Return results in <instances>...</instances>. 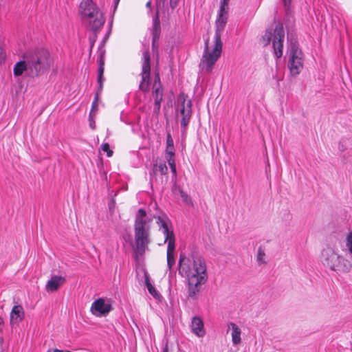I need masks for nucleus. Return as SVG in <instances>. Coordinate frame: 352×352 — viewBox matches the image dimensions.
Masks as SVG:
<instances>
[{"mask_svg": "<svg viewBox=\"0 0 352 352\" xmlns=\"http://www.w3.org/2000/svg\"><path fill=\"white\" fill-rule=\"evenodd\" d=\"M104 50H101L98 58V82L100 84V89H102L104 78Z\"/></svg>", "mask_w": 352, "mask_h": 352, "instance_id": "16", "label": "nucleus"}, {"mask_svg": "<svg viewBox=\"0 0 352 352\" xmlns=\"http://www.w3.org/2000/svg\"><path fill=\"white\" fill-rule=\"evenodd\" d=\"M168 164L170 166V170H171V172L175 175H176L177 174V169H176V164H175V161H171V160H168Z\"/></svg>", "mask_w": 352, "mask_h": 352, "instance_id": "26", "label": "nucleus"}, {"mask_svg": "<svg viewBox=\"0 0 352 352\" xmlns=\"http://www.w3.org/2000/svg\"><path fill=\"white\" fill-rule=\"evenodd\" d=\"M5 59V55L3 49L0 47V63Z\"/></svg>", "mask_w": 352, "mask_h": 352, "instance_id": "34", "label": "nucleus"}, {"mask_svg": "<svg viewBox=\"0 0 352 352\" xmlns=\"http://www.w3.org/2000/svg\"><path fill=\"white\" fill-rule=\"evenodd\" d=\"M65 279L61 276H52L47 281L45 285V289L47 292H54L64 284Z\"/></svg>", "mask_w": 352, "mask_h": 352, "instance_id": "15", "label": "nucleus"}, {"mask_svg": "<svg viewBox=\"0 0 352 352\" xmlns=\"http://www.w3.org/2000/svg\"><path fill=\"white\" fill-rule=\"evenodd\" d=\"M178 270L182 277L186 276L188 278V297L197 299L201 285L208 280L204 259L194 252L189 257H186L184 253H181Z\"/></svg>", "mask_w": 352, "mask_h": 352, "instance_id": "1", "label": "nucleus"}, {"mask_svg": "<svg viewBox=\"0 0 352 352\" xmlns=\"http://www.w3.org/2000/svg\"><path fill=\"white\" fill-rule=\"evenodd\" d=\"M145 284L148 289V291L151 295L155 298L159 299L161 297L160 294L155 289L153 285L150 282L149 275L146 272H144Z\"/></svg>", "mask_w": 352, "mask_h": 352, "instance_id": "20", "label": "nucleus"}, {"mask_svg": "<svg viewBox=\"0 0 352 352\" xmlns=\"http://www.w3.org/2000/svg\"><path fill=\"white\" fill-rule=\"evenodd\" d=\"M265 256V253L263 250L260 248L258 250L257 259L259 261H263V257Z\"/></svg>", "mask_w": 352, "mask_h": 352, "instance_id": "31", "label": "nucleus"}, {"mask_svg": "<svg viewBox=\"0 0 352 352\" xmlns=\"http://www.w3.org/2000/svg\"><path fill=\"white\" fill-rule=\"evenodd\" d=\"M346 246L351 254H352V231L350 232L346 238Z\"/></svg>", "mask_w": 352, "mask_h": 352, "instance_id": "23", "label": "nucleus"}, {"mask_svg": "<svg viewBox=\"0 0 352 352\" xmlns=\"http://www.w3.org/2000/svg\"><path fill=\"white\" fill-rule=\"evenodd\" d=\"M174 145V142L170 132L166 134V146Z\"/></svg>", "mask_w": 352, "mask_h": 352, "instance_id": "29", "label": "nucleus"}, {"mask_svg": "<svg viewBox=\"0 0 352 352\" xmlns=\"http://www.w3.org/2000/svg\"><path fill=\"white\" fill-rule=\"evenodd\" d=\"M147 214L144 209L140 208L135 214L134 223L135 251L142 255L150 243V226Z\"/></svg>", "mask_w": 352, "mask_h": 352, "instance_id": "4", "label": "nucleus"}, {"mask_svg": "<svg viewBox=\"0 0 352 352\" xmlns=\"http://www.w3.org/2000/svg\"><path fill=\"white\" fill-rule=\"evenodd\" d=\"M185 102L186 100L184 99L182 104V108L180 110V113L182 117L181 120V126L183 128H186L187 126L191 117V101L188 100L186 106H185Z\"/></svg>", "mask_w": 352, "mask_h": 352, "instance_id": "14", "label": "nucleus"}, {"mask_svg": "<svg viewBox=\"0 0 352 352\" xmlns=\"http://www.w3.org/2000/svg\"><path fill=\"white\" fill-rule=\"evenodd\" d=\"M191 329L192 331L199 337H202L205 334L204 322L199 317L195 316L192 318Z\"/></svg>", "mask_w": 352, "mask_h": 352, "instance_id": "17", "label": "nucleus"}, {"mask_svg": "<svg viewBox=\"0 0 352 352\" xmlns=\"http://www.w3.org/2000/svg\"><path fill=\"white\" fill-rule=\"evenodd\" d=\"M161 32L160 22L159 19L158 12L156 13L155 18L153 20V25L152 30V45L155 47V42L159 39Z\"/></svg>", "mask_w": 352, "mask_h": 352, "instance_id": "18", "label": "nucleus"}, {"mask_svg": "<svg viewBox=\"0 0 352 352\" xmlns=\"http://www.w3.org/2000/svg\"><path fill=\"white\" fill-rule=\"evenodd\" d=\"M165 157L168 162V160L175 161V152H165Z\"/></svg>", "mask_w": 352, "mask_h": 352, "instance_id": "28", "label": "nucleus"}, {"mask_svg": "<svg viewBox=\"0 0 352 352\" xmlns=\"http://www.w3.org/2000/svg\"><path fill=\"white\" fill-rule=\"evenodd\" d=\"M165 152H175V147L174 145L171 146H166Z\"/></svg>", "mask_w": 352, "mask_h": 352, "instance_id": "33", "label": "nucleus"}, {"mask_svg": "<svg viewBox=\"0 0 352 352\" xmlns=\"http://www.w3.org/2000/svg\"><path fill=\"white\" fill-rule=\"evenodd\" d=\"M157 172H160L162 175H166L168 174V167L165 163L154 164L153 173L155 175Z\"/></svg>", "mask_w": 352, "mask_h": 352, "instance_id": "21", "label": "nucleus"}, {"mask_svg": "<svg viewBox=\"0 0 352 352\" xmlns=\"http://www.w3.org/2000/svg\"><path fill=\"white\" fill-rule=\"evenodd\" d=\"M320 261L324 266L338 272L346 273L352 267L349 261L338 254L330 245H327L322 250Z\"/></svg>", "mask_w": 352, "mask_h": 352, "instance_id": "5", "label": "nucleus"}, {"mask_svg": "<svg viewBox=\"0 0 352 352\" xmlns=\"http://www.w3.org/2000/svg\"><path fill=\"white\" fill-rule=\"evenodd\" d=\"M94 32V34L91 37L89 38V40H90V50H91L94 45V43L95 41H96V38H97V35H96V32L97 30L96 31H93Z\"/></svg>", "mask_w": 352, "mask_h": 352, "instance_id": "27", "label": "nucleus"}, {"mask_svg": "<svg viewBox=\"0 0 352 352\" xmlns=\"http://www.w3.org/2000/svg\"><path fill=\"white\" fill-rule=\"evenodd\" d=\"M179 0H170V6L172 9H175L179 3Z\"/></svg>", "mask_w": 352, "mask_h": 352, "instance_id": "32", "label": "nucleus"}, {"mask_svg": "<svg viewBox=\"0 0 352 352\" xmlns=\"http://www.w3.org/2000/svg\"><path fill=\"white\" fill-rule=\"evenodd\" d=\"M101 91H102V89H100V87H99L98 91L96 93L94 101H96V102H98V97H99V92H100Z\"/></svg>", "mask_w": 352, "mask_h": 352, "instance_id": "37", "label": "nucleus"}, {"mask_svg": "<svg viewBox=\"0 0 352 352\" xmlns=\"http://www.w3.org/2000/svg\"><path fill=\"white\" fill-rule=\"evenodd\" d=\"M95 116L94 115H91L89 114V126L92 129H96V123H95V120L94 119Z\"/></svg>", "mask_w": 352, "mask_h": 352, "instance_id": "30", "label": "nucleus"}, {"mask_svg": "<svg viewBox=\"0 0 352 352\" xmlns=\"http://www.w3.org/2000/svg\"><path fill=\"white\" fill-rule=\"evenodd\" d=\"M101 91H102V89H100V87H99L98 91L96 93L94 101H96V102H98V97H99V92H100Z\"/></svg>", "mask_w": 352, "mask_h": 352, "instance_id": "36", "label": "nucleus"}, {"mask_svg": "<svg viewBox=\"0 0 352 352\" xmlns=\"http://www.w3.org/2000/svg\"><path fill=\"white\" fill-rule=\"evenodd\" d=\"M112 309V306L109 303H106L102 298L96 300L91 306L90 311L97 317L107 316Z\"/></svg>", "mask_w": 352, "mask_h": 352, "instance_id": "12", "label": "nucleus"}, {"mask_svg": "<svg viewBox=\"0 0 352 352\" xmlns=\"http://www.w3.org/2000/svg\"><path fill=\"white\" fill-rule=\"evenodd\" d=\"M120 0H114V3L116 5V6L118 4Z\"/></svg>", "mask_w": 352, "mask_h": 352, "instance_id": "42", "label": "nucleus"}, {"mask_svg": "<svg viewBox=\"0 0 352 352\" xmlns=\"http://www.w3.org/2000/svg\"><path fill=\"white\" fill-rule=\"evenodd\" d=\"M272 38L274 55L278 59L283 56V41L285 38V31L282 23H278L276 25L273 34L271 30H266L265 34L262 36L264 46L268 45Z\"/></svg>", "mask_w": 352, "mask_h": 352, "instance_id": "7", "label": "nucleus"}, {"mask_svg": "<svg viewBox=\"0 0 352 352\" xmlns=\"http://www.w3.org/2000/svg\"><path fill=\"white\" fill-rule=\"evenodd\" d=\"M153 97L154 98L153 113L158 116L160 111L161 102L163 99V89L160 84L159 74L155 76V79L153 85Z\"/></svg>", "mask_w": 352, "mask_h": 352, "instance_id": "11", "label": "nucleus"}, {"mask_svg": "<svg viewBox=\"0 0 352 352\" xmlns=\"http://www.w3.org/2000/svg\"><path fill=\"white\" fill-rule=\"evenodd\" d=\"M228 327L231 328L232 329V341L233 344L237 345L241 343V330L240 328L233 322H230L228 324Z\"/></svg>", "mask_w": 352, "mask_h": 352, "instance_id": "19", "label": "nucleus"}, {"mask_svg": "<svg viewBox=\"0 0 352 352\" xmlns=\"http://www.w3.org/2000/svg\"><path fill=\"white\" fill-rule=\"evenodd\" d=\"M229 6L220 5L217 17L215 21L214 47L209 52V39L205 42L204 51L200 61L199 66L202 70L210 73L222 52L223 43L221 41V33L224 30L228 19Z\"/></svg>", "mask_w": 352, "mask_h": 352, "instance_id": "3", "label": "nucleus"}, {"mask_svg": "<svg viewBox=\"0 0 352 352\" xmlns=\"http://www.w3.org/2000/svg\"><path fill=\"white\" fill-rule=\"evenodd\" d=\"M98 102H96V101L92 102L91 109L89 113V114H91V115L96 116V112L98 111Z\"/></svg>", "mask_w": 352, "mask_h": 352, "instance_id": "25", "label": "nucleus"}, {"mask_svg": "<svg viewBox=\"0 0 352 352\" xmlns=\"http://www.w3.org/2000/svg\"><path fill=\"white\" fill-rule=\"evenodd\" d=\"M230 0H221L220 5L226 7L229 6Z\"/></svg>", "mask_w": 352, "mask_h": 352, "instance_id": "35", "label": "nucleus"}, {"mask_svg": "<svg viewBox=\"0 0 352 352\" xmlns=\"http://www.w3.org/2000/svg\"><path fill=\"white\" fill-rule=\"evenodd\" d=\"M302 52L299 49L296 39H292L289 46V58L288 67L292 76H296L300 74L303 67Z\"/></svg>", "mask_w": 352, "mask_h": 352, "instance_id": "9", "label": "nucleus"}, {"mask_svg": "<svg viewBox=\"0 0 352 352\" xmlns=\"http://www.w3.org/2000/svg\"><path fill=\"white\" fill-rule=\"evenodd\" d=\"M25 317V311L20 305H14L10 314V324L12 327L18 325Z\"/></svg>", "mask_w": 352, "mask_h": 352, "instance_id": "13", "label": "nucleus"}, {"mask_svg": "<svg viewBox=\"0 0 352 352\" xmlns=\"http://www.w3.org/2000/svg\"><path fill=\"white\" fill-rule=\"evenodd\" d=\"M79 10L83 18L89 19L92 31L98 30L104 23L105 19L96 4L91 0H84L80 3Z\"/></svg>", "mask_w": 352, "mask_h": 352, "instance_id": "6", "label": "nucleus"}, {"mask_svg": "<svg viewBox=\"0 0 352 352\" xmlns=\"http://www.w3.org/2000/svg\"><path fill=\"white\" fill-rule=\"evenodd\" d=\"M159 226L162 229V232L165 236L164 243L168 241L167 247V267L171 274V268L175 263V259L174 256L175 252V238L174 233L172 230H170L166 222L163 220L160 217H158L157 221Z\"/></svg>", "mask_w": 352, "mask_h": 352, "instance_id": "8", "label": "nucleus"}, {"mask_svg": "<svg viewBox=\"0 0 352 352\" xmlns=\"http://www.w3.org/2000/svg\"><path fill=\"white\" fill-rule=\"evenodd\" d=\"M146 6L147 8H151V1L147 2V3H146Z\"/></svg>", "mask_w": 352, "mask_h": 352, "instance_id": "41", "label": "nucleus"}, {"mask_svg": "<svg viewBox=\"0 0 352 352\" xmlns=\"http://www.w3.org/2000/svg\"><path fill=\"white\" fill-rule=\"evenodd\" d=\"M285 7H289L291 4L292 0H282Z\"/></svg>", "mask_w": 352, "mask_h": 352, "instance_id": "38", "label": "nucleus"}, {"mask_svg": "<svg viewBox=\"0 0 352 352\" xmlns=\"http://www.w3.org/2000/svg\"><path fill=\"white\" fill-rule=\"evenodd\" d=\"M163 352H168V345L166 344L165 347L163 349Z\"/></svg>", "mask_w": 352, "mask_h": 352, "instance_id": "39", "label": "nucleus"}, {"mask_svg": "<svg viewBox=\"0 0 352 352\" xmlns=\"http://www.w3.org/2000/svg\"><path fill=\"white\" fill-rule=\"evenodd\" d=\"M23 58L14 67L15 76H21L23 72L30 78L40 76L49 70L53 63L49 51L44 48L28 50L23 54Z\"/></svg>", "mask_w": 352, "mask_h": 352, "instance_id": "2", "label": "nucleus"}, {"mask_svg": "<svg viewBox=\"0 0 352 352\" xmlns=\"http://www.w3.org/2000/svg\"><path fill=\"white\" fill-rule=\"evenodd\" d=\"M101 149L104 151V152H107V157H111L113 152L112 150L110 149V146H109V144L108 143H104L101 145Z\"/></svg>", "mask_w": 352, "mask_h": 352, "instance_id": "24", "label": "nucleus"}, {"mask_svg": "<svg viewBox=\"0 0 352 352\" xmlns=\"http://www.w3.org/2000/svg\"><path fill=\"white\" fill-rule=\"evenodd\" d=\"M178 190L179 192L183 202L185 203L186 205L193 206V203L191 197L186 192H184L180 187L178 188Z\"/></svg>", "mask_w": 352, "mask_h": 352, "instance_id": "22", "label": "nucleus"}, {"mask_svg": "<svg viewBox=\"0 0 352 352\" xmlns=\"http://www.w3.org/2000/svg\"><path fill=\"white\" fill-rule=\"evenodd\" d=\"M3 323V318L0 316V325ZM2 331V329L0 328V332Z\"/></svg>", "mask_w": 352, "mask_h": 352, "instance_id": "40", "label": "nucleus"}, {"mask_svg": "<svg viewBox=\"0 0 352 352\" xmlns=\"http://www.w3.org/2000/svg\"><path fill=\"white\" fill-rule=\"evenodd\" d=\"M142 80L139 89L143 92H147L150 85L151 76V56L148 51H144L142 54Z\"/></svg>", "mask_w": 352, "mask_h": 352, "instance_id": "10", "label": "nucleus"}]
</instances>
